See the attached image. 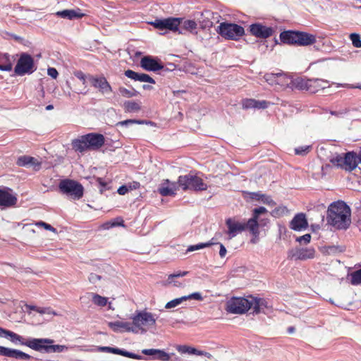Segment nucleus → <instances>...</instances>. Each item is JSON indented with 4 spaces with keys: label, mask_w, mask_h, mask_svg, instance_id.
Wrapping results in <instances>:
<instances>
[{
    "label": "nucleus",
    "mask_w": 361,
    "mask_h": 361,
    "mask_svg": "<svg viewBox=\"0 0 361 361\" xmlns=\"http://www.w3.org/2000/svg\"><path fill=\"white\" fill-rule=\"evenodd\" d=\"M327 222L337 229H346L350 224V209L343 201L331 203L327 210Z\"/></svg>",
    "instance_id": "obj_1"
},
{
    "label": "nucleus",
    "mask_w": 361,
    "mask_h": 361,
    "mask_svg": "<svg viewBox=\"0 0 361 361\" xmlns=\"http://www.w3.org/2000/svg\"><path fill=\"white\" fill-rule=\"evenodd\" d=\"M134 334H145L148 331L155 329L157 317L152 312L137 311L132 317Z\"/></svg>",
    "instance_id": "obj_2"
},
{
    "label": "nucleus",
    "mask_w": 361,
    "mask_h": 361,
    "mask_svg": "<svg viewBox=\"0 0 361 361\" xmlns=\"http://www.w3.org/2000/svg\"><path fill=\"white\" fill-rule=\"evenodd\" d=\"M228 227V239H232L245 230H248L255 237H257L259 231H257V224L253 219L247 221H239L234 219H228L226 221Z\"/></svg>",
    "instance_id": "obj_3"
},
{
    "label": "nucleus",
    "mask_w": 361,
    "mask_h": 361,
    "mask_svg": "<svg viewBox=\"0 0 361 361\" xmlns=\"http://www.w3.org/2000/svg\"><path fill=\"white\" fill-rule=\"evenodd\" d=\"M178 183L183 190H206L207 189V185L204 183L203 180L197 175L192 173L180 176Z\"/></svg>",
    "instance_id": "obj_4"
},
{
    "label": "nucleus",
    "mask_w": 361,
    "mask_h": 361,
    "mask_svg": "<svg viewBox=\"0 0 361 361\" xmlns=\"http://www.w3.org/2000/svg\"><path fill=\"white\" fill-rule=\"evenodd\" d=\"M217 32L225 39L238 40L244 35L245 30L240 25L224 22L219 25Z\"/></svg>",
    "instance_id": "obj_5"
},
{
    "label": "nucleus",
    "mask_w": 361,
    "mask_h": 361,
    "mask_svg": "<svg viewBox=\"0 0 361 361\" xmlns=\"http://www.w3.org/2000/svg\"><path fill=\"white\" fill-rule=\"evenodd\" d=\"M59 188L61 192L71 197L73 200H79L83 195L82 185L73 180H62Z\"/></svg>",
    "instance_id": "obj_6"
},
{
    "label": "nucleus",
    "mask_w": 361,
    "mask_h": 361,
    "mask_svg": "<svg viewBox=\"0 0 361 361\" xmlns=\"http://www.w3.org/2000/svg\"><path fill=\"white\" fill-rule=\"evenodd\" d=\"M34 341L33 345L32 344L34 350L41 353H61L68 349V347L64 345H54V340L49 338H37Z\"/></svg>",
    "instance_id": "obj_7"
},
{
    "label": "nucleus",
    "mask_w": 361,
    "mask_h": 361,
    "mask_svg": "<svg viewBox=\"0 0 361 361\" xmlns=\"http://www.w3.org/2000/svg\"><path fill=\"white\" fill-rule=\"evenodd\" d=\"M36 69L33 58L27 53H23L17 61L14 72L16 75L22 76L25 74H31Z\"/></svg>",
    "instance_id": "obj_8"
},
{
    "label": "nucleus",
    "mask_w": 361,
    "mask_h": 361,
    "mask_svg": "<svg viewBox=\"0 0 361 361\" xmlns=\"http://www.w3.org/2000/svg\"><path fill=\"white\" fill-rule=\"evenodd\" d=\"M252 308V302L250 298H232L226 302V310L232 314H241Z\"/></svg>",
    "instance_id": "obj_9"
},
{
    "label": "nucleus",
    "mask_w": 361,
    "mask_h": 361,
    "mask_svg": "<svg viewBox=\"0 0 361 361\" xmlns=\"http://www.w3.org/2000/svg\"><path fill=\"white\" fill-rule=\"evenodd\" d=\"M181 24V19L179 18H167L164 19H156L151 23L155 28L159 30H169L176 31Z\"/></svg>",
    "instance_id": "obj_10"
},
{
    "label": "nucleus",
    "mask_w": 361,
    "mask_h": 361,
    "mask_svg": "<svg viewBox=\"0 0 361 361\" xmlns=\"http://www.w3.org/2000/svg\"><path fill=\"white\" fill-rule=\"evenodd\" d=\"M90 78L91 85L97 89L101 94H108L112 92L111 86L104 76L94 75Z\"/></svg>",
    "instance_id": "obj_11"
},
{
    "label": "nucleus",
    "mask_w": 361,
    "mask_h": 361,
    "mask_svg": "<svg viewBox=\"0 0 361 361\" xmlns=\"http://www.w3.org/2000/svg\"><path fill=\"white\" fill-rule=\"evenodd\" d=\"M315 250L312 247L291 250L288 252V257L295 260H306L314 257Z\"/></svg>",
    "instance_id": "obj_12"
},
{
    "label": "nucleus",
    "mask_w": 361,
    "mask_h": 361,
    "mask_svg": "<svg viewBox=\"0 0 361 361\" xmlns=\"http://www.w3.org/2000/svg\"><path fill=\"white\" fill-rule=\"evenodd\" d=\"M179 188L178 181L171 182L169 179H166L159 185L158 192L162 196H173Z\"/></svg>",
    "instance_id": "obj_13"
},
{
    "label": "nucleus",
    "mask_w": 361,
    "mask_h": 361,
    "mask_svg": "<svg viewBox=\"0 0 361 361\" xmlns=\"http://www.w3.org/2000/svg\"><path fill=\"white\" fill-rule=\"evenodd\" d=\"M250 31L252 35L259 38H267L273 33L271 27L264 26L261 23L252 24L250 26Z\"/></svg>",
    "instance_id": "obj_14"
},
{
    "label": "nucleus",
    "mask_w": 361,
    "mask_h": 361,
    "mask_svg": "<svg viewBox=\"0 0 361 361\" xmlns=\"http://www.w3.org/2000/svg\"><path fill=\"white\" fill-rule=\"evenodd\" d=\"M97 350H98V351H100V352L111 353L120 355H122V356H124L126 357H129V358H132V359H135V360H142V356H141L140 355L135 354L133 353L128 352V351L121 350L119 348H112V347H109V346H100V347H98Z\"/></svg>",
    "instance_id": "obj_15"
},
{
    "label": "nucleus",
    "mask_w": 361,
    "mask_h": 361,
    "mask_svg": "<svg viewBox=\"0 0 361 361\" xmlns=\"http://www.w3.org/2000/svg\"><path fill=\"white\" fill-rule=\"evenodd\" d=\"M359 161L358 154L354 152H348L344 154L343 169L352 171L356 169Z\"/></svg>",
    "instance_id": "obj_16"
},
{
    "label": "nucleus",
    "mask_w": 361,
    "mask_h": 361,
    "mask_svg": "<svg viewBox=\"0 0 361 361\" xmlns=\"http://www.w3.org/2000/svg\"><path fill=\"white\" fill-rule=\"evenodd\" d=\"M0 355L19 360H29L31 358V356L25 353L4 346H0Z\"/></svg>",
    "instance_id": "obj_17"
},
{
    "label": "nucleus",
    "mask_w": 361,
    "mask_h": 361,
    "mask_svg": "<svg viewBox=\"0 0 361 361\" xmlns=\"http://www.w3.org/2000/svg\"><path fill=\"white\" fill-rule=\"evenodd\" d=\"M90 149H97L104 143V137L101 134L90 133L85 135Z\"/></svg>",
    "instance_id": "obj_18"
},
{
    "label": "nucleus",
    "mask_w": 361,
    "mask_h": 361,
    "mask_svg": "<svg viewBox=\"0 0 361 361\" xmlns=\"http://www.w3.org/2000/svg\"><path fill=\"white\" fill-rule=\"evenodd\" d=\"M141 67L147 71H157L163 68L157 60L151 56H144L140 61Z\"/></svg>",
    "instance_id": "obj_19"
},
{
    "label": "nucleus",
    "mask_w": 361,
    "mask_h": 361,
    "mask_svg": "<svg viewBox=\"0 0 361 361\" xmlns=\"http://www.w3.org/2000/svg\"><path fill=\"white\" fill-rule=\"evenodd\" d=\"M308 226L305 214L300 213L296 214L290 221V228L294 231L305 229Z\"/></svg>",
    "instance_id": "obj_20"
},
{
    "label": "nucleus",
    "mask_w": 361,
    "mask_h": 361,
    "mask_svg": "<svg viewBox=\"0 0 361 361\" xmlns=\"http://www.w3.org/2000/svg\"><path fill=\"white\" fill-rule=\"evenodd\" d=\"M17 202V198L8 190H0V205L11 207Z\"/></svg>",
    "instance_id": "obj_21"
},
{
    "label": "nucleus",
    "mask_w": 361,
    "mask_h": 361,
    "mask_svg": "<svg viewBox=\"0 0 361 361\" xmlns=\"http://www.w3.org/2000/svg\"><path fill=\"white\" fill-rule=\"evenodd\" d=\"M125 75L135 81L147 82L151 84L155 83V80L149 75L145 73H138L132 70L126 71Z\"/></svg>",
    "instance_id": "obj_22"
},
{
    "label": "nucleus",
    "mask_w": 361,
    "mask_h": 361,
    "mask_svg": "<svg viewBox=\"0 0 361 361\" xmlns=\"http://www.w3.org/2000/svg\"><path fill=\"white\" fill-rule=\"evenodd\" d=\"M8 338H9L11 341L13 342V343L16 344L18 343L20 345H26L32 350H34V348L32 347V344L33 345V343H35L34 341L37 340V338L25 339L23 336H21L11 331H9V333L8 334Z\"/></svg>",
    "instance_id": "obj_23"
},
{
    "label": "nucleus",
    "mask_w": 361,
    "mask_h": 361,
    "mask_svg": "<svg viewBox=\"0 0 361 361\" xmlns=\"http://www.w3.org/2000/svg\"><path fill=\"white\" fill-rule=\"evenodd\" d=\"M142 353L145 355H150L153 359L159 360L161 361H169L170 355L163 350L159 349H143Z\"/></svg>",
    "instance_id": "obj_24"
},
{
    "label": "nucleus",
    "mask_w": 361,
    "mask_h": 361,
    "mask_svg": "<svg viewBox=\"0 0 361 361\" xmlns=\"http://www.w3.org/2000/svg\"><path fill=\"white\" fill-rule=\"evenodd\" d=\"M109 326L115 332L127 331L134 333L133 322L116 321L109 323Z\"/></svg>",
    "instance_id": "obj_25"
},
{
    "label": "nucleus",
    "mask_w": 361,
    "mask_h": 361,
    "mask_svg": "<svg viewBox=\"0 0 361 361\" xmlns=\"http://www.w3.org/2000/svg\"><path fill=\"white\" fill-rule=\"evenodd\" d=\"M298 31L288 30L280 34V39L282 42L288 44L298 46Z\"/></svg>",
    "instance_id": "obj_26"
},
{
    "label": "nucleus",
    "mask_w": 361,
    "mask_h": 361,
    "mask_svg": "<svg viewBox=\"0 0 361 361\" xmlns=\"http://www.w3.org/2000/svg\"><path fill=\"white\" fill-rule=\"evenodd\" d=\"M329 87V82L328 80L319 78H313L310 79V83L309 85V92L312 93H315L320 90H323Z\"/></svg>",
    "instance_id": "obj_27"
},
{
    "label": "nucleus",
    "mask_w": 361,
    "mask_h": 361,
    "mask_svg": "<svg viewBox=\"0 0 361 361\" xmlns=\"http://www.w3.org/2000/svg\"><path fill=\"white\" fill-rule=\"evenodd\" d=\"M298 46H309L316 42V36L305 32L298 31Z\"/></svg>",
    "instance_id": "obj_28"
},
{
    "label": "nucleus",
    "mask_w": 361,
    "mask_h": 361,
    "mask_svg": "<svg viewBox=\"0 0 361 361\" xmlns=\"http://www.w3.org/2000/svg\"><path fill=\"white\" fill-rule=\"evenodd\" d=\"M56 15L59 17H61L62 18H67V19H75V18H81L84 14L80 13V10H63L61 11H58L56 13Z\"/></svg>",
    "instance_id": "obj_29"
},
{
    "label": "nucleus",
    "mask_w": 361,
    "mask_h": 361,
    "mask_svg": "<svg viewBox=\"0 0 361 361\" xmlns=\"http://www.w3.org/2000/svg\"><path fill=\"white\" fill-rule=\"evenodd\" d=\"M250 302H252V308L254 312L258 314L267 307V301L264 298H257L250 297Z\"/></svg>",
    "instance_id": "obj_30"
},
{
    "label": "nucleus",
    "mask_w": 361,
    "mask_h": 361,
    "mask_svg": "<svg viewBox=\"0 0 361 361\" xmlns=\"http://www.w3.org/2000/svg\"><path fill=\"white\" fill-rule=\"evenodd\" d=\"M267 212V209L264 207H259L254 209L252 217L250 218V219H253L255 221L257 224V231H259V226H264L266 224V222H264V220L259 219V216L260 214H264Z\"/></svg>",
    "instance_id": "obj_31"
},
{
    "label": "nucleus",
    "mask_w": 361,
    "mask_h": 361,
    "mask_svg": "<svg viewBox=\"0 0 361 361\" xmlns=\"http://www.w3.org/2000/svg\"><path fill=\"white\" fill-rule=\"evenodd\" d=\"M72 145L75 151L83 152L87 149H89L87 142L85 140V135L82 136L80 139H77L73 141Z\"/></svg>",
    "instance_id": "obj_32"
},
{
    "label": "nucleus",
    "mask_w": 361,
    "mask_h": 361,
    "mask_svg": "<svg viewBox=\"0 0 361 361\" xmlns=\"http://www.w3.org/2000/svg\"><path fill=\"white\" fill-rule=\"evenodd\" d=\"M322 252L325 255H335L343 252L345 250L344 245H329L322 248Z\"/></svg>",
    "instance_id": "obj_33"
},
{
    "label": "nucleus",
    "mask_w": 361,
    "mask_h": 361,
    "mask_svg": "<svg viewBox=\"0 0 361 361\" xmlns=\"http://www.w3.org/2000/svg\"><path fill=\"white\" fill-rule=\"evenodd\" d=\"M277 81L276 83L278 85H280L281 87H288L290 82H293L291 78L288 77L286 74L283 73H277Z\"/></svg>",
    "instance_id": "obj_34"
},
{
    "label": "nucleus",
    "mask_w": 361,
    "mask_h": 361,
    "mask_svg": "<svg viewBox=\"0 0 361 361\" xmlns=\"http://www.w3.org/2000/svg\"><path fill=\"white\" fill-rule=\"evenodd\" d=\"M197 28V23L192 20H184L181 25L180 30H179V33L183 34V30H187L189 32H192L194 30Z\"/></svg>",
    "instance_id": "obj_35"
},
{
    "label": "nucleus",
    "mask_w": 361,
    "mask_h": 361,
    "mask_svg": "<svg viewBox=\"0 0 361 361\" xmlns=\"http://www.w3.org/2000/svg\"><path fill=\"white\" fill-rule=\"evenodd\" d=\"M293 82L294 86L300 90L309 91V85L310 79H304L301 78H296Z\"/></svg>",
    "instance_id": "obj_36"
},
{
    "label": "nucleus",
    "mask_w": 361,
    "mask_h": 361,
    "mask_svg": "<svg viewBox=\"0 0 361 361\" xmlns=\"http://www.w3.org/2000/svg\"><path fill=\"white\" fill-rule=\"evenodd\" d=\"M1 62L4 63L0 64V71H11L12 70L13 65L10 61V56L8 54L3 55Z\"/></svg>",
    "instance_id": "obj_37"
},
{
    "label": "nucleus",
    "mask_w": 361,
    "mask_h": 361,
    "mask_svg": "<svg viewBox=\"0 0 361 361\" xmlns=\"http://www.w3.org/2000/svg\"><path fill=\"white\" fill-rule=\"evenodd\" d=\"M176 350L182 354H189V355H197L198 350L195 348L183 345H178L176 347Z\"/></svg>",
    "instance_id": "obj_38"
},
{
    "label": "nucleus",
    "mask_w": 361,
    "mask_h": 361,
    "mask_svg": "<svg viewBox=\"0 0 361 361\" xmlns=\"http://www.w3.org/2000/svg\"><path fill=\"white\" fill-rule=\"evenodd\" d=\"M93 77H94V75L87 74V75H85L83 78H82L80 80L82 82L84 87H83V88L76 87L75 89V92L78 94H86L87 92V90H86V88H87L86 83L87 81L90 83V78H93Z\"/></svg>",
    "instance_id": "obj_39"
},
{
    "label": "nucleus",
    "mask_w": 361,
    "mask_h": 361,
    "mask_svg": "<svg viewBox=\"0 0 361 361\" xmlns=\"http://www.w3.org/2000/svg\"><path fill=\"white\" fill-rule=\"evenodd\" d=\"M92 296V300L94 304L100 306L104 307L107 304V298L105 297H102L96 293H89Z\"/></svg>",
    "instance_id": "obj_40"
},
{
    "label": "nucleus",
    "mask_w": 361,
    "mask_h": 361,
    "mask_svg": "<svg viewBox=\"0 0 361 361\" xmlns=\"http://www.w3.org/2000/svg\"><path fill=\"white\" fill-rule=\"evenodd\" d=\"M188 274V271H179L176 274H170L167 279L168 283H173L175 286H180V284L178 283L177 281H173L174 278L180 277V276H185Z\"/></svg>",
    "instance_id": "obj_41"
},
{
    "label": "nucleus",
    "mask_w": 361,
    "mask_h": 361,
    "mask_svg": "<svg viewBox=\"0 0 361 361\" xmlns=\"http://www.w3.org/2000/svg\"><path fill=\"white\" fill-rule=\"evenodd\" d=\"M125 109L128 112H135L140 110V106L133 101H128L124 103Z\"/></svg>",
    "instance_id": "obj_42"
},
{
    "label": "nucleus",
    "mask_w": 361,
    "mask_h": 361,
    "mask_svg": "<svg viewBox=\"0 0 361 361\" xmlns=\"http://www.w3.org/2000/svg\"><path fill=\"white\" fill-rule=\"evenodd\" d=\"M350 283L353 285H358L361 283V269L352 272L350 274Z\"/></svg>",
    "instance_id": "obj_43"
},
{
    "label": "nucleus",
    "mask_w": 361,
    "mask_h": 361,
    "mask_svg": "<svg viewBox=\"0 0 361 361\" xmlns=\"http://www.w3.org/2000/svg\"><path fill=\"white\" fill-rule=\"evenodd\" d=\"M184 301H185V298H184V296L178 298L173 299V300L168 302L166 304L165 308L166 309H171V308L176 307L178 305H179L180 304H181V302H183Z\"/></svg>",
    "instance_id": "obj_44"
},
{
    "label": "nucleus",
    "mask_w": 361,
    "mask_h": 361,
    "mask_svg": "<svg viewBox=\"0 0 361 361\" xmlns=\"http://www.w3.org/2000/svg\"><path fill=\"white\" fill-rule=\"evenodd\" d=\"M214 244H215V243L211 241V242H208V243H199V244H197V245H190L187 249V252H193L195 250H200V249H202V248H204V247H209V246H210L212 245H214Z\"/></svg>",
    "instance_id": "obj_45"
},
{
    "label": "nucleus",
    "mask_w": 361,
    "mask_h": 361,
    "mask_svg": "<svg viewBox=\"0 0 361 361\" xmlns=\"http://www.w3.org/2000/svg\"><path fill=\"white\" fill-rule=\"evenodd\" d=\"M214 244H215V243L211 241V242H208V243H199V244H197V245H190L187 249V252H193L195 250H200V249H202V248H204V247H209V246H210L212 245H214Z\"/></svg>",
    "instance_id": "obj_46"
},
{
    "label": "nucleus",
    "mask_w": 361,
    "mask_h": 361,
    "mask_svg": "<svg viewBox=\"0 0 361 361\" xmlns=\"http://www.w3.org/2000/svg\"><path fill=\"white\" fill-rule=\"evenodd\" d=\"M343 160H344V154H336L335 157L331 159V162L337 166H339L343 169Z\"/></svg>",
    "instance_id": "obj_47"
},
{
    "label": "nucleus",
    "mask_w": 361,
    "mask_h": 361,
    "mask_svg": "<svg viewBox=\"0 0 361 361\" xmlns=\"http://www.w3.org/2000/svg\"><path fill=\"white\" fill-rule=\"evenodd\" d=\"M32 161V157L25 155L18 157L16 164L19 166L28 167L29 161Z\"/></svg>",
    "instance_id": "obj_48"
},
{
    "label": "nucleus",
    "mask_w": 361,
    "mask_h": 361,
    "mask_svg": "<svg viewBox=\"0 0 361 361\" xmlns=\"http://www.w3.org/2000/svg\"><path fill=\"white\" fill-rule=\"evenodd\" d=\"M288 212V209L285 206H280L279 207L275 208L272 212L271 215L274 217H280Z\"/></svg>",
    "instance_id": "obj_49"
},
{
    "label": "nucleus",
    "mask_w": 361,
    "mask_h": 361,
    "mask_svg": "<svg viewBox=\"0 0 361 361\" xmlns=\"http://www.w3.org/2000/svg\"><path fill=\"white\" fill-rule=\"evenodd\" d=\"M200 25L202 28H209L212 27L213 22L209 20L208 17L204 16L203 14H202L201 20H199Z\"/></svg>",
    "instance_id": "obj_50"
},
{
    "label": "nucleus",
    "mask_w": 361,
    "mask_h": 361,
    "mask_svg": "<svg viewBox=\"0 0 361 361\" xmlns=\"http://www.w3.org/2000/svg\"><path fill=\"white\" fill-rule=\"evenodd\" d=\"M350 39L353 45L356 48L361 47V39L360 35L357 33H352L350 35Z\"/></svg>",
    "instance_id": "obj_51"
},
{
    "label": "nucleus",
    "mask_w": 361,
    "mask_h": 361,
    "mask_svg": "<svg viewBox=\"0 0 361 361\" xmlns=\"http://www.w3.org/2000/svg\"><path fill=\"white\" fill-rule=\"evenodd\" d=\"M311 148V145L300 146L295 149V153L298 155H305L310 152Z\"/></svg>",
    "instance_id": "obj_52"
},
{
    "label": "nucleus",
    "mask_w": 361,
    "mask_h": 361,
    "mask_svg": "<svg viewBox=\"0 0 361 361\" xmlns=\"http://www.w3.org/2000/svg\"><path fill=\"white\" fill-rule=\"evenodd\" d=\"M243 108L245 109L255 108L256 100L253 99H245L242 102Z\"/></svg>",
    "instance_id": "obj_53"
},
{
    "label": "nucleus",
    "mask_w": 361,
    "mask_h": 361,
    "mask_svg": "<svg viewBox=\"0 0 361 361\" xmlns=\"http://www.w3.org/2000/svg\"><path fill=\"white\" fill-rule=\"evenodd\" d=\"M266 81L271 85H276L277 73H267L264 75Z\"/></svg>",
    "instance_id": "obj_54"
},
{
    "label": "nucleus",
    "mask_w": 361,
    "mask_h": 361,
    "mask_svg": "<svg viewBox=\"0 0 361 361\" xmlns=\"http://www.w3.org/2000/svg\"><path fill=\"white\" fill-rule=\"evenodd\" d=\"M119 93L124 97L130 98L135 96V93L131 90H129L123 87H121L118 89Z\"/></svg>",
    "instance_id": "obj_55"
},
{
    "label": "nucleus",
    "mask_w": 361,
    "mask_h": 361,
    "mask_svg": "<svg viewBox=\"0 0 361 361\" xmlns=\"http://www.w3.org/2000/svg\"><path fill=\"white\" fill-rule=\"evenodd\" d=\"M144 122L142 121L135 120V119H128L123 121H120L117 123L116 126H128L129 125H132L134 123L142 124Z\"/></svg>",
    "instance_id": "obj_56"
},
{
    "label": "nucleus",
    "mask_w": 361,
    "mask_h": 361,
    "mask_svg": "<svg viewBox=\"0 0 361 361\" xmlns=\"http://www.w3.org/2000/svg\"><path fill=\"white\" fill-rule=\"evenodd\" d=\"M32 161H29L28 167H32L35 171H39L41 168L42 162L32 157Z\"/></svg>",
    "instance_id": "obj_57"
},
{
    "label": "nucleus",
    "mask_w": 361,
    "mask_h": 361,
    "mask_svg": "<svg viewBox=\"0 0 361 361\" xmlns=\"http://www.w3.org/2000/svg\"><path fill=\"white\" fill-rule=\"evenodd\" d=\"M254 195L258 200H261L264 203L271 204V203L274 202L270 197L266 196L265 195L259 194V193H255V194H254Z\"/></svg>",
    "instance_id": "obj_58"
},
{
    "label": "nucleus",
    "mask_w": 361,
    "mask_h": 361,
    "mask_svg": "<svg viewBox=\"0 0 361 361\" xmlns=\"http://www.w3.org/2000/svg\"><path fill=\"white\" fill-rule=\"evenodd\" d=\"M311 240V235L307 233L305 234L304 235L300 236L297 238L296 240L299 242L300 243H305L307 244L310 242Z\"/></svg>",
    "instance_id": "obj_59"
},
{
    "label": "nucleus",
    "mask_w": 361,
    "mask_h": 361,
    "mask_svg": "<svg viewBox=\"0 0 361 361\" xmlns=\"http://www.w3.org/2000/svg\"><path fill=\"white\" fill-rule=\"evenodd\" d=\"M37 312L41 314H48L56 315V313L54 312L50 307H37Z\"/></svg>",
    "instance_id": "obj_60"
},
{
    "label": "nucleus",
    "mask_w": 361,
    "mask_h": 361,
    "mask_svg": "<svg viewBox=\"0 0 361 361\" xmlns=\"http://www.w3.org/2000/svg\"><path fill=\"white\" fill-rule=\"evenodd\" d=\"M37 226H41V227H43L44 228H45L46 230H48V231H51L54 233H56V228H54V227H52L50 224H48L44 221H39L36 224Z\"/></svg>",
    "instance_id": "obj_61"
},
{
    "label": "nucleus",
    "mask_w": 361,
    "mask_h": 361,
    "mask_svg": "<svg viewBox=\"0 0 361 361\" xmlns=\"http://www.w3.org/2000/svg\"><path fill=\"white\" fill-rule=\"evenodd\" d=\"M184 298H185V301L188 300H190V299H194V300H202V295L200 293H193L188 295H185Z\"/></svg>",
    "instance_id": "obj_62"
},
{
    "label": "nucleus",
    "mask_w": 361,
    "mask_h": 361,
    "mask_svg": "<svg viewBox=\"0 0 361 361\" xmlns=\"http://www.w3.org/2000/svg\"><path fill=\"white\" fill-rule=\"evenodd\" d=\"M101 276L94 273H91L89 276V281L92 283H96L98 281L101 280Z\"/></svg>",
    "instance_id": "obj_63"
},
{
    "label": "nucleus",
    "mask_w": 361,
    "mask_h": 361,
    "mask_svg": "<svg viewBox=\"0 0 361 361\" xmlns=\"http://www.w3.org/2000/svg\"><path fill=\"white\" fill-rule=\"evenodd\" d=\"M47 73L49 76L54 79H56L59 75L58 71L54 68H49L47 69Z\"/></svg>",
    "instance_id": "obj_64"
}]
</instances>
